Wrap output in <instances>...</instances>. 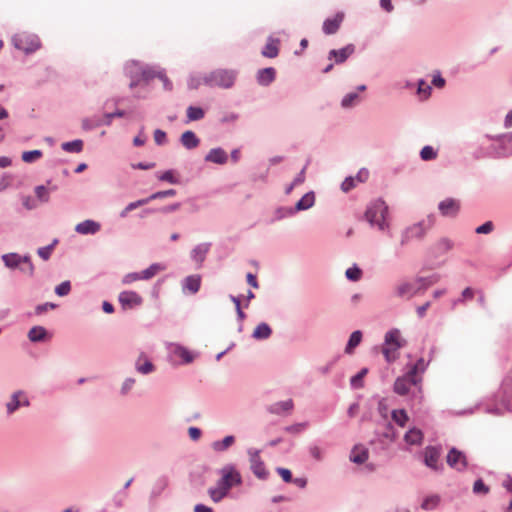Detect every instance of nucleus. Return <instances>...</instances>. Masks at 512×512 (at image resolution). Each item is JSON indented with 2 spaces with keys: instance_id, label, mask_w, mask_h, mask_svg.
<instances>
[{
  "instance_id": "nucleus-1",
  "label": "nucleus",
  "mask_w": 512,
  "mask_h": 512,
  "mask_svg": "<svg viewBox=\"0 0 512 512\" xmlns=\"http://www.w3.org/2000/svg\"><path fill=\"white\" fill-rule=\"evenodd\" d=\"M388 207L382 200L372 202L366 212L365 218L372 225L377 226L379 230H385L388 227L387 222Z\"/></svg>"
},
{
  "instance_id": "nucleus-2",
  "label": "nucleus",
  "mask_w": 512,
  "mask_h": 512,
  "mask_svg": "<svg viewBox=\"0 0 512 512\" xmlns=\"http://www.w3.org/2000/svg\"><path fill=\"white\" fill-rule=\"evenodd\" d=\"M13 46L26 54L33 53L41 47L37 35L26 32L17 33L12 37Z\"/></svg>"
},
{
  "instance_id": "nucleus-3",
  "label": "nucleus",
  "mask_w": 512,
  "mask_h": 512,
  "mask_svg": "<svg viewBox=\"0 0 512 512\" xmlns=\"http://www.w3.org/2000/svg\"><path fill=\"white\" fill-rule=\"evenodd\" d=\"M235 73L229 70H216L205 78V83L210 86L230 88L234 84Z\"/></svg>"
},
{
  "instance_id": "nucleus-4",
  "label": "nucleus",
  "mask_w": 512,
  "mask_h": 512,
  "mask_svg": "<svg viewBox=\"0 0 512 512\" xmlns=\"http://www.w3.org/2000/svg\"><path fill=\"white\" fill-rule=\"evenodd\" d=\"M433 223V218H429L427 224H425V222H419L408 227L403 234L401 244L404 245L406 242L413 238H423L426 232L432 227Z\"/></svg>"
},
{
  "instance_id": "nucleus-5",
  "label": "nucleus",
  "mask_w": 512,
  "mask_h": 512,
  "mask_svg": "<svg viewBox=\"0 0 512 512\" xmlns=\"http://www.w3.org/2000/svg\"><path fill=\"white\" fill-rule=\"evenodd\" d=\"M446 462L451 468L458 471H463L468 466L466 455L456 448L450 449L446 456Z\"/></svg>"
},
{
  "instance_id": "nucleus-6",
  "label": "nucleus",
  "mask_w": 512,
  "mask_h": 512,
  "mask_svg": "<svg viewBox=\"0 0 512 512\" xmlns=\"http://www.w3.org/2000/svg\"><path fill=\"white\" fill-rule=\"evenodd\" d=\"M421 290V286L417 283V279L412 282H402L395 288L396 295L401 298L410 299Z\"/></svg>"
},
{
  "instance_id": "nucleus-7",
  "label": "nucleus",
  "mask_w": 512,
  "mask_h": 512,
  "mask_svg": "<svg viewBox=\"0 0 512 512\" xmlns=\"http://www.w3.org/2000/svg\"><path fill=\"white\" fill-rule=\"evenodd\" d=\"M250 467L257 478L263 479L268 476L264 462L261 460L259 451L250 450Z\"/></svg>"
},
{
  "instance_id": "nucleus-8",
  "label": "nucleus",
  "mask_w": 512,
  "mask_h": 512,
  "mask_svg": "<svg viewBox=\"0 0 512 512\" xmlns=\"http://www.w3.org/2000/svg\"><path fill=\"white\" fill-rule=\"evenodd\" d=\"M420 379L415 378L413 375H409L402 378H398L394 383V391L399 395H405L408 393L411 385H416Z\"/></svg>"
},
{
  "instance_id": "nucleus-9",
  "label": "nucleus",
  "mask_w": 512,
  "mask_h": 512,
  "mask_svg": "<svg viewBox=\"0 0 512 512\" xmlns=\"http://www.w3.org/2000/svg\"><path fill=\"white\" fill-rule=\"evenodd\" d=\"M142 301V297L135 291H123L119 294V302L124 308L139 306Z\"/></svg>"
},
{
  "instance_id": "nucleus-10",
  "label": "nucleus",
  "mask_w": 512,
  "mask_h": 512,
  "mask_svg": "<svg viewBox=\"0 0 512 512\" xmlns=\"http://www.w3.org/2000/svg\"><path fill=\"white\" fill-rule=\"evenodd\" d=\"M101 230V224L94 220H85L75 226V231L81 235H94Z\"/></svg>"
},
{
  "instance_id": "nucleus-11",
  "label": "nucleus",
  "mask_w": 512,
  "mask_h": 512,
  "mask_svg": "<svg viewBox=\"0 0 512 512\" xmlns=\"http://www.w3.org/2000/svg\"><path fill=\"white\" fill-rule=\"evenodd\" d=\"M453 247L454 242L451 239L442 237L432 245L431 252L434 256H441L451 251Z\"/></svg>"
},
{
  "instance_id": "nucleus-12",
  "label": "nucleus",
  "mask_w": 512,
  "mask_h": 512,
  "mask_svg": "<svg viewBox=\"0 0 512 512\" xmlns=\"http://www.w3.org/2000/svg\"><path fill=\"white\" fill-rule=\"evenodd\" d=\"M438 208L443 216H456L460 209V204L453 198H447L439 203Z\"/></svg>"
},
{
  "instance_id": "nucleus-13",
  "label": "nucleus",
  "mask_w": 512,
  "mask_h": 512,
  "mask_svg": "<svg viewBox=\"0 0 512 512\" xmlns=\"http://www.w3.org/2000/svg\"><path fill=\"white\" fill-rule=\"evenodd\" d=\"M441 456V451L437 447L429 446L425 448L424 452V459L425 464L432 468L437 469L438 468V462Z\"/></svg>"
},
{
  "instance_id": "nucleus-14",
  "label": "nucleus",
  "mask_w": 512,
  "mask_h": 512,
  "mask_svg": "<svg viewBox=\"0 0 512 512\" xmlns=\"http://www.w3.org/2000/svg\"><path fill=\"white\" fill-rule=\"evenodd\" d=\"M344 19L343 13H337L333 18L326 19L323 23V31L327 35L334 34L338 31Z\"/></svg>"
},
{
  "instance_id": "nucleus-15",
  "label": "nucleus",
  "mask_w": 512,
  "mask_h": 512,
  "mask_svg": "<svg viewBox=\"0 0 512 512\" xmlns=\"http://www.w3.org/2000/svg\"><path fill=\"white\" fill-rule=\"evenodd\" d=\"M233 482H219L217 487L210 488L208 490L210 497L214 502L220 501L223 497L227 495L229 490L232 487Z\"/></svg>"
},
{
  "instance_id": "nucleus-16",
  "label": "nucleus",
  "mask_w": 512,
  "mask_h": 512,
  "mask_svg": "<svg viewBox=\"0 0 512 512\" xmlns=\"http://www.w3.org/2000/svg\"><path fill=\"white\" fill-rule=\"evenodd\" d=\"M141 76H142V79L145 81H148L150 79L157 77L163 81L164 87L166 89H171V83L162 71H156L152 68H145L141 71Z\"/></svg>"
},
{
  "instance_id": "nucleus-17",
  "label": "nucleus",
  "mask_w": 512,
  "mask_h": 512,
  "mask_svg": "<svg viewBox=\"0 0 512 512\" xmlns=\"http://www.w3.org/2000/svg\"><path fill=\"white\" fill-rule=\"evenodd\" d=\"M2 260L4 261L5 265L9 268H14L20 264L21 261H24L28 264V269L30 272L33 270V266L28 258H21L18 254L10 253L5 254L2 256Z\"/></svg>"
},
{
  "instance_id": "nucleus-18",
  "label": "nucleus",
  "mask_w": 512,
  "mask_h": 512,
  "mask_svg": "<svg viewBox=\"0 0 512 512\" xmlns=\"http://www.w3.org/2000/svg\"><path fill=\"white\" fill-rule=\"evenodd\" d=\"M368 459V449L363 445H356L350 453V460L356 464H362Z\"/></svg>"
},
{
  "instance_id": "nucleus-19",
  "label": "nucleus",
  "mask_w": 512,
  "mask_h": 512,
  "mask_svg": "<svg viewBox=\"0 0 512 512\" xmlns=\"http://www.w3.org/2000/svg\"><path fill=\"white\" fill-rule=\"evenodd\" d=\"M227 159V153L222 148L211 149L205 157L206 161L216 164H225Z\"/></svg>"
},
{
  "instance_id": "nucleus-20",
  "label": "nucleus",
  "mask_w": 512,
  "mask_h": 512,
  "mask_svg": "<svg viewBox=\"0 0 512 512\" xmlns=\"http://www.w3.org/2000/svg\"><path fill=\"white\" fill-rule=\"evenodd\" d=\"M201 285V277L199 275H191L185 278L183 289L191 294L199 291Z\"/></svg>"
},
{
  "instance_id": "nucleus-21",
  "label": "nucleus",
  "mask_w": 512,
  "mask_h": 512,
  "mask_svg": "<svg viewBox=\"0 0 512 512\" xmlns=\"http://www.w3.org/2000/svg\"><path fill=\"white\" fill-rule=\"evenodd\" d=\"M279 53V40L269 38L262 50V55L267 58H275Z\"/></svg>"
},
{
  "instance_id": "nucleus-22",
  "label": "nucleus",
  "mask_w": 512,
  "mask_h": 512,
  "mask_svg": "<svg viewBox=\"0 0 512 512\" xmlns=\"http://www.w3.org/2000/svg\"><path fill=\"white\" fill-rule=\"evenodd\" d=\"M275 74H276V71L274 68H272V67L264 68V69L259 70V72L257 74V80H258L259 84L266 86L274 81Z\"/></svg>"
},
{
  "instance_id": "nucleus-23",
  "label": "nucleus",
  "mask_w": 512,
  "mask_h": 512,
  "mask_svg": "<svg viewBox=\"0 0 512 512\" xmlns=\"http://www.w3.org/2000/svg\"><path fill=\"white\" fill-rule=\"evenodd\" d=\"M354 52V47L352 45H348L340 50H331L329 52V56L334 57L337 63H343L352 53Z\"/></svg>"
},
{
  "instance_id": "nucleus-24",
  "label": "nucleus",
  "mask_w": 512,
  "mask_h": 512,
  "mask_svg": "<svg viewBox=\"0 0 512 512\" xmlns=\"http://www.w3.org/2000/svg\"><path fill=\"white\" fill-rule=\"evenodd\" d=\"M209 248L210 245L206 243L197 245L191 252L192 259L197 263L201 264L205 260Z\"/></svg>"
},
{
  "instance_id": "nucleus-25",
  "label": "nucleus",
  "mask_w": 512,
  "mask_h": 512,
  "mask_svg": "<svg viewBox=\"0 0 512 512\" xmlns=\"http://www.w3.org/2000/svg\"><path fill=\"white\" fill-rule=\"evenodd\" d=\"M199 142L200 141L197 138L196 134L192 131H185L181 135V143L187 149L196 148L199 145Z\"/></svg>"
},
{
  "instance_id": "nucleus-26",
  "label": "nucleus",
  "mask_w": 512,
  "mask_h": 512,
  "mask_svg": "<svg viewBox=\"0 0 512 512\" xmlns=\"http://www.w3.org/2000/svg\"><path fill=\"white\" fill-rule=\"evenodd\" d=\"M404 440L410 445H420L423 440V433L417 428H412L405 434Z\"/></svg>"
},
{
  "instance_id": "nucleus-27",
  "label": "nucleus",
  "mask_w": 512,
  "mask_h": 512,
  "mask_svg": "<svg viewBox=\"0 0 512 512\" xmlns=\"http://www.w3.org/2000/svg\"><path fill=\"white\" fill-rule=\"evenodd\" d=\"M166 269V266L160 263H154L150 265L147 269L140 272V277L142 280H149L153 278L159 272H162Z\"/></svg>"
},
{
  "instance_id": "nucleus-28",
  "label": "nucleus",
  "mask_w": 512,
  "mask_h": 512,
  "mask_svg": "<svg viewBox=\"0 0 512 512\" xmlns=\"http://www.w3.org/2000/svg\"><path fill=\"white\" fill-rule=\"evenodd\" d=\"M47 337V331L42 326L32 327L28 332V338L32 342L44 341Z\"/></svg>"
},
{
  "instance_id": "nucleus-29",
  "label": "nucleus",
  "mask_w": 512,
  "mask_h": 512,
  "mask_svg": "<svg viewBox=\"0 0 512 512\" xmlns=\"http://www.w3.org/2000/svg\"><path fill=\"white\" fill-rule=\"evenodd\" d=\"M55 189H56L55 186H53L51 188H47L44 185L36 186L34 189V192H35V195L37 198V202L47 203L50 199V191L55 190Z\"/></svg>"
},
{
  "instance_id": "nucleus-30",
  "label": "nucleus",
  "mask_w": 512,
  "mask_h": 512,
  "mask_svg": "<svg viewBox=\"0 0 512 512\" xmlns=\"http://www.w3.org/2000/svg\"><path fill=\"white\" fill-rule=\"evenodd\" d=\"M385 343L387 345H393V346H395V348H401L403 343L401 340V335H400L399 330L394 329V330L387 332L385 335Z\"/></svg>"
},
{
  "instance_id": "nucleus-31",
  "label": "nucleus",
  "mask_w": 512,
  "mask_h": 512,
  "mask_svg": "<svg viewBox=\"0 0 512 512\" xmlns=\"http://www.w3.org/2000/svg\"><path fill=\"white\" fill-rule=\"evenodd\" d=\"M293 408V401L291 399L286 401L277 402L269 407V411L274 414H280L284 411H290Z\"/></svg>"
},
{
  "instance_id": "nucleus-32",
  "label": "nucleus",
  "mask_w": 512,
  "mask_h": 512,
  "mask_svg": "<svg viewBox=\"0 0 512 512\" xmlns=\"http://www.w3.org/2000/svg\"><path fill=\"white\" fill-rule=\"evenodd\" d=\"M315 201L314 194L312 192L306 193L297 203H296V210H306L313 206Z\"/></svg>"
},
{
  "instance_id": "nucleus-33",
  "label": "nucleus",
  "mask_w": 512,
  "mask_h": 512,
  "mask_svg": "<svg viewBox=\"0 0 512 512\" xmlns=\"http://www.w3.org/2000/svg\"><path fill=\"white\" fill-rule=\"evenodd\" d=\"M221 480H241V475L238 470L233 466H225L221 470Z\"/></svg>"
},
{
  "instance_id": "nucleus-34",
  "label": "nucleus",
  "mask_w": 512,
  "mask_h": 512,
  "mask_svg": "<svg viewBox=\"0 0 512 512\" xmlns=\"http://www.w3.org/2000/svg\"><path fill=\"white\" fill-rule=\"evenodd\" d=\"M152 363L144 356L141 355L136 363V369L142 374H147L153 371Z\"/></svg>"
},
{
  "instance_id": "nucleus-35",
  "label": "nucleus",
  "mask_w": 512,
  "mask_h": 512,
  "mask_svg": "<svg viewBox=\"0 0 512 512\" xmlns=\"http://www.w3.org/2000/svg\"><path fill=\"white\" fill-rule=\"evenodd\" d=\"M440 501H441V498L439 495L432 494V495L425 497V499L423 500V502L421 504V507L424 510H433L439 505Z\"/></svg>"
},
{
  "instance_id": "nucleus-36",
  "label": "nucleus",
  "mask_w": 512,
  "mask_h": 512,
  "mask_svg": "<svg viewBox=\"0 0 512 512\" xmlns=\"http://www.w3.org/2000/svg\"><path fill=\"white\" fill-rule=\"evenodd\" d=\"M362 340V333L360 331H354L349 338L347 346L345 348L346 353L350 354L354 348L357 347Z\"/></svg>"
},
{
  "instance_id": "nucleus-37",
  "label": "nucleus",
  "mask_w": 512,
  "mask_h": 512,
  "mask_svg": "<svg viewBox=\"0 0 512 512\" xmlns=\"http://www.w3.org/2000/svg\"><path fill=\"white\" fill-rule=\"evenodd\" d=\"M270 335L271 328L266 323L259 324L253 332V337L256 339H267Z\"/></svg>"
},
{
  "instance_id": "nucleus-38",
  "label": "nucleus",
  "mask_w": 512,
  "mask_h": 512,
  "mask_svg": "<svg viewBox=\"0 0 512 512\" xmlns=\"http://www.w3.org/2000/svg\"><path fill=\"white\" fill-rule=\"evenodd\" d=\"M22 396L23 392L21 391H17L12 395L11 401H9L6 405L9 414H12L21 406L20 397Z\"/></svg>"
},
{
  "instance_id": "nucleus-39",
  "label": "nucleus",
  "mask_w": 512,
  "mask_h": 512,
  "mask_svg": "<svg viewBox=\"0 0 512 512\" xmlns=\"http://www.w3.org/2000/svg\"><path fill=\"white\" fill-rule=\"evenodd\" d=\"M186 112L188 121L201 120L202 118H204L205 115V112L202 108L195 106H189Z\"/></svg>"
},
{
  "instance_id": "nucleus-40",
  "label": "nucleus",
  "mask_w": 512,
  "mask_h": 512,
  "mask_svg": "<svg viewBox=\"0 0 512 512\" xmlns=\"http://www.w3.org/2000/svg\"><path fill=\"white\" fill-rule=\"evenodd\" d=\"M62 149L66 152L70 153H79L83 149V141L82 140H74L70 142H65L62 144Z\"/></svg>"
},
{
  "instance_id": "nucleus-41",
  "label": "nucleus",
  "mask_w": 512,
  "mask_h": 512,
  "mask_svg": "<svg viewBox=\"0 0 512 512\" xmlns=\"http://www.w3.org/2000/svg\"><path fill=\"white\" fill-rule=\"evenodd\" d=\"M148 203H149L148 198H144V199H140V200L131 202L120 212V217L125 218V217H127L128 213L131 212L132 210H134L140 206L146 205Z\"/></svg>"
},
{
  "instance_id": "nucleus-42",
  "label": "nucleus",
  "mask_w": 512,
  "mask_h": 512,
  "mask_svg": "<svg viewBox=\"0 0 512 512\" xmlns=\"http://www.w3.org/2000/svg\"><path fill=\"white\" fill-rule=\"evenodd\" d=\"M399 348H395L393 345H387L384 343L382 352L388 362L394 361L398 357V351Z\"/></svg>"
},
{
  "instance_id": "nucleus-43",
  "label": "nucleus",
  "mask_w": 512,
  "mask_h": 512,
  "mask_svg": "<svg viewBox=\"0 0 512 512\" xmlns=\"http://www.w3.org/2000/svg\"><path fill=\"white\" fill-rule=\"evenodd\" d=\"M392 419L401 427H404L408 421V415L405 410H394Z\"/></svg>"
},
{
  "instance_id": "nucleus-44",
  "label": "nucleus",
  "mask_w": 512,
  "mask_h": 512,
  "mask_svg": "<svg viewBox=\"0 0 512 512\" xmlns=\"http://www.w3.org/2000/svg\"><path fill=\"white\" fill-rule=\"evenodd\" d=\"M41 150H31L22 153V160L26 163H32L42 157Z\"/></svg>"
},
{
  "instance_id": "nucleus-45",
  "label": "nucleus",
  "mask_w": 512,
  "mask_h": 512,
  "mask_svg": "<svg viewBox=\"0 0 512 512\" xmlns=\"http://www.w3.org/2000/svg\"><path fill=\"white\" fill-rule=\"evenodd\" d=\"M440 277L438 275H431L426 278H417V283L421 286V290L427 289L429 286L437 283L439 281Z\"/></svg>"
},
{
  "instance_id": "nucleus-46",
  "label": "nucleus",
  "mask_w": 512,
  "mask_h": 512,
  "mask_svg": "<svg viewBox=\"0 0 512 512\" xmlns=\"http://www.w3.org/2000/svg\"><path fill=\"white\" fill-rule=\"evenodd\" d=\"M174 353H175V355H177L178 357L183 359V361L185 363H190L194 359L191 352L184 347H180V346L176 347Z\"/></svg>"
},
{
  "instance_id": "nucleus-47",
  "label": "nucleus",
  "mask_w": 512,
  "mask_h": 512,
  "mask_svg": "<svg viewBox=\"0 0 512 512\" xmlns=\"http://www.w3.org/2000/svg\"><path fill=\"white\" fill-rule=\"evenodd\" d=\"M367 373H368V369L367 368L361 369L355 376H353L351 378V385L354 388H361V387H363L362 380L367 375Z\"/></svg>"
},
{
  "instance_id": "nucleus-48",
  "label": "nucleus",
  "mask_w": 512,
  "mask_h": 512,
  "mask_svg": "<svg viewBox=\"0 0 512 512\" xmlns=\"http://www.w3.org/2000/svg\"><path fill=\"white\" fill-rule=\"evenodd\" d=\"M420 157L424 161L433 160L437 157V152L432 146H424L420 151Z\"/></svg>"
},
{
  "instance_id": "nucleus-49",
  "label": "nucleus",
  "mask_w": 512,
  "mask_h": 512,
  "mask_svg": "<svg viewBox=\"0 0 512 512\" xmlns=\"http://www.w3.org/2000/svg\"><path fill=\"white\" fill-rule=\"evenodd\" d=\"M175 195H176V190L169 189V190H165V191L155 192V193L151 194L147 198L149 199V202H150L152 200L162 199V198H166V197H173Z\"/></svg>"
},
{
  "instance_id": "nucleus-50",
  "label": "nucleus",
  "mask_w": 512,
  "mask_h": 512,
  "mask_svg": "<svg viewBox=\"0 0 512 512\" xmlns=\"http://www.w3.org/2000/svg\"><path fill=\"white\" fill-rule=\"evenodd\" d=\"M235 439L233 436H226L221 442L214 443V448L218 451L226 450L234 443Z\"/></svg>"
},
{
  "instance_id": "nucleus-51",
  "label": "nucleus",
  "mask_w": 512,
  "mask_h": 512,
  "mask_svg": "<svg viewBox=\"0 0 512 512\" xmlns=\"http://www.w3.org/2000/svg\"><path fill=\"white\" fill-rule=\"evenodd\" d=\"M157 177L160 181L169 182L171 184L178 183V179L175 177L174 172L172 170H167V171L159 174Z\"/></svg>"
},
{
  "instance_id": "nucleus-52",
  "label": "nucleus",
  "mask_w": 512,
  "mask_h": 512,
  "mask_svg": "<svg viewBox=\"0 0 512 512\" xmlns=\"http://www.w3.org/2000/svg\"><path fill=\"white\" fill-rule=\"evenodd\" d=\"M346 277L351 280V281H358L360 280L361 276H362V271L354 266V267H351V268H348L346 270Z\"/></svg>"
},
{
  "instance_id": "nucleus-53",
  "label": "nucleus",
  "mask_w": 512,
  "mask_h": 512,
  "mask_svg": "<svg viewBox=\"0 0 512 512\" xmlns=\"http://www.w3.org/2000/svg\"><path fill=\"white\" fill-rule=\"evenodd\" d=\"M358 101L357 93H349L342 99V107L349 108L353 106Z\"/></svg>"
},
{
  "instance_id": "nucleus-54",
  "label": "nucleus",
  "mask_w": 512,
  "mask_h": 512,
  "mask_svg": "<svg viewBox=\"0 0 512 512\" xmlns=\"http://www.w3.org/2000/svg\"><path fill=\"white\" fill-rule=\"evenodd\" d=\"M425 362L423 359H419L411 368V370L408 372L409 375H413L415 378H417L418 372H423L425 370Z\"/></svg>"
},
{
  "instance_id": "nucleus-55",
  "label": "nucleus",
  "mask_w": 512,
  "mask_h": 512,
  "mask_svg": "<svg viewBox=\"0 0 512 512\" xmlns=\"http://www.w3.org/2000/svg\"><path fill=\"white\" fill-rule=\"evenodd\" d=\"M70 282L64 281L60 285H58L55 289V293L59 296H65L70 292Z\"/></svg>"
},
{
  "instance_id": "nucleus-56",
  "label": "nucleus",
  "mask_w": 512,
  "mask_h": 512,
  "mask_svg": "<svg viewBox=\"0 0 512 512\" xmlns=\"http://www.w3.org/2000/svg\"><path fill=\"white\" fill-rule=\"evenodd\" d=\"M494 225L491 221H487L484 224L480 225L476 228L475 232L477 234H489L493 231Z\"/></svg>"
},
{
  "instance_id": "nucleus-57",
  "label": "nucleus",
  "mask_w": 512,
  "mask_h": 512,
  "mask_svg": "<svg viewBox=\"0 0 512 512\" xmlns=\"http://www.w3.org/2000/svg\"><path fill=\"white\" fill-rule=\"evenodd\" d=\"M305 181V168L301 170V172L296 176L293 180L292 184L287 188V193H290L291 190Z\"/></svg>"
},
{
  "instance_id": "nucleus-58",
  "label": "nucleus",
  "mask_w": 512,
  "mask_h": 512,
  "mask_svg": "<svg viewBox=\"0 0 512 512\" xmlns=\"http://www.w3.org/2000/svg\"><path fill=\"white\" fill-rule=\"evenodd\" d=\"M22 204L27 210L35 209L38 206L37 200L33 199L31 196H24L22 198Z\"/></svg>"
},
{
  "instance_id": "nucleus-59",
  "label": "nucleus",
  "mask_w": 512,
  "mask_h": 512,
  "mask_svg": "<svg viewBox=\"0 0 512 512\" xmlns=\"http://www.w3.org/2000/svg\"><path fill=\"white\" fill-rule=\"evenodd\" d=\"M54 248V244L52 245H48V246H45V247H41L38 249V255L43 259V260H48L51 253H52V250Z\"/></svg>"
},
{
  "instance_id": "nucleus-60",
  "label": "nucleus",
  "mask_w": 512,
  "mask_h": 512,
  "mask_svg": "<svg viewBox=\"0 0 512 512\" xmlns=\"http://www.w3.org/2000/svg\"><path fill=\"white\" fill-rule=\"evenodd\" d=\"M154 141L157 145H163L166 142V133L160 129L155 130Z\"/></svg>"
},
{
  "instance_id": "nucleus-61",
  "label": "nucleus",
  "mask_w": 512,
  "mask_h": 512,
  "mask_svg": "<svg viewBox=\"0 0 512 512\" xmlns=\"http://www.w3.org/2000/svg\"><path fill=\"white\" fill-rule=\"evenodd\" d=\"M355 187V178L353 177H348L346 178L343 182H342V185H341V189L344 191V192H348L350 191L351 189H353Z\"/></svg>"
},
{
  "instance_id": "nucleus-62",
  "label": "nucleus",
  "mask_w": 512,
  "mask_h": 512,
  "mask_svg": "<svg viewBox=\"0 0 512 512\" xmlns=\"http://www.w3.org/2000/svg\"><path fill=\"white\" fill-rule=\"evenodd\" d=\"M474 295H475V291L472 288L467 287L463 290L461 298L458 301L465 302L467 300H471L474 297Z\"/></svg>"
},
{
  "instance_id": "nucleus-63",
  "label": "nucleus",
  "mask_w": 512,
  "mask_h": 512,
  "mask_svg": "<svg viewBox=\"0 0 512 512\" xmlns=\"http://www.w3.org/2000/svg\"><path fill=\"white\" fill-rule=\"evenodd\" d=\"M142 280V277H140V273H129L124 276L122 282L124 284H131L132 282Z\"/></svg>"
},
{
  "instance_id": "nucleus-64",
  "label": "nucleus",
  "mask_w": 512,
  "mask_h": 512,
  "mask_svg": "<svg viewBox=\"0 0 512 512\" xmlns=\"http://www.w3.org/2000/svg\"><path fill=\"white\" fill-rule=\"evenodd\" d=\"M474 493H483L486 494L489 492V487L484 484V482H475L473 487Z\"/></svg>"
}]
</instances>
